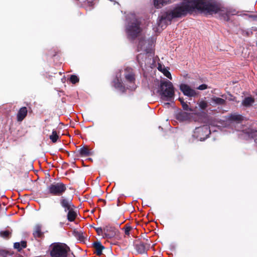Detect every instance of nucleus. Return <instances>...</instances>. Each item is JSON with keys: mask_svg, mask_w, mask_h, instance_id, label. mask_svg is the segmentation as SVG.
<instances>
[{"mask_svg": "<svg viewBox=\"0 0 257 257\" xmlns=\"http://www.w3.org/2000/svg\"><path fill=\"white\" fill-rule=\"evenodd\" d=\"M146 43V42H145L144 41H141L139 42V47L141 49H142V46H143V45H145Z\"/></svg>", "mask_w": 257, "mask_h": 257, "instance_id": "obj_29", "label": "nucleus"}, {"mask_svg": "<svg viewBox=\"0 0 257 257\" xmlns=\"http://www.w3.org/2000/svg\"><path fill=\"white\" fill-rule=\"evenodd\" d=\"M73 234L80 241H82L84 240V236L81 232L74 230L73 231Z\"/></svg>", "mask_w": 257, "mask_h": 257, "instance_id": "obj_21", "label": "nucleus"}, {"mask_svg": "<svg viewBox=\"0 0 257 257\" xmlns=\"http://www.w3.org/2000/svg\"><path fill=\"white\" fill-rule=\"evenodd\" d=\"M28 109L26 107H21L18 111L17 114L18 121L21 122L27 116Z\"/></svg>", "mask_w": 257, "mask_h": 257, "instance_id": "obj_8", "label": "nucleus"}, {"mask_svg": "<svg viewBox=\"0 0 257 257\" xmlns=\"http://www.w3.org/2000/svg\"><path fill=\"white\" fill-rule=\"evenodd\" d=\"M125 79L131 83L134 84L135 78L134 73L132 72V70L130 68H127L125 69Z\"/></svg>", "mask_w": 257, "mask_h": 257, "instance_id": "obj_9", "label": "nucleus"}, {"mask_svg": "<svg viewBox=\"0 0 257 257\" xmlns=\"http://www.w3.org/2000/svg\"><path fill=\"white\" fill-rule=\"evenodd\" d=\"M14 248L20 251L23 248L26 247L27 242L25 241H22L21 242H16L14 245Z\"/></svg>", "mask_w": 257, "mask_h": 257, "instance_id": "obj_17", "label": "nucleus"}, {"mask_svg": "<svg viewBox=\"0 0 257 257\" xmlns=\"http://www.w3.org/2000/svg\"><path fill=\"white\" fill-rule=\"evenodd\" d=\"M179 100L180 101L182 107L184 108V109L186 110H191V109L189 108V106L187 104H186L185 102H183L182 98H179Z\"/></svg>", "mask_w": 257, "mask_h": 257, "instance_id": "obj_25", "label": "nucleus"}, {"mask_svg": "<svg viewBox=\"0 0 257 257\" xmlns=\"http://www.w3.org/2000/svg\"><path fill=\"white\" fill-rule=\"evenodd\" d=\"M198 104L199 107L203 109H205L208 106V103L205 100H201Z\"/></svg>", "mask_w": 257, "mask_h": 257, "instance_id": "obj_24", "label": "nucleus"}, {"mask_svg": "<svg viewBox=\"0 0 257 257\" xmlns=\"http://www.w3.org/2000/svg\"><path fill=\"white\" fill-rule=\"evenodd\" d=\"M170 0H154V6L157 8H160L164 5H166Z\"/></svg>", "mask_w": 257, "mask_h": 257, "instance_id": "obj_18", "label": "nucleus"}, {"mask_svg": "<svg viewBox=\"0 0 257 257\" xmlns=\"http://www.w3.org/2000/svg\"><path fill=\"white\" fill-rule=\"evenodd\" d=\"M66 190L65 185L61 183H54L48 187V192L56 196L61 195Z\"/></svg>", "mask_w": 257, "mask_h": 257, "instance_id": "obj_4", "label": "nucleus"}, {"mask_svg": "<svg viewBox=\"0 0 257 257\" xmlns=\"http://www.w3.org/2000/svg\"><path fill=\"white\" fill-rule=\"evenodd\" d=\"M11 231L9 230H4L0 232V236L5 238H9L11 235Z\"/></svg>", "mask_w": 257, "mask_h": 257, "instance_id": "obj_22", "label": "nucleus"}, {"mask_svg": "<svg viewBox=\"0 0 257 257\" xmlns=\"http://www.w3.org/2000/svg\"><path fill=\"white\" fill-rule=\"evenodd\" d=\"M136 248L139 253H144L148 249L149 245L141 242L137 245Z\"/></svg>", "mask_w": 257, "mask_h": 257, "instance_id": "obj_11", "label": "nucleus"}, {"mask_svg": "<svg viewBox=\"0 0 257 257\" xmlns=\"http://www.w3.org/2000/svg\"><path fill=\"white\" fill-rule=\"evenodd\" d=\"M254 101L253 98L251 97H247L244 98L242 101V104L243 106L248 107L250 106Z\"/></svg>", "mask_w": 257, "mask_h": 257, "instance_id": "obj_15", "label": "nucleus"}, {"mask_svg": "<svg viewBox=\"0 0 257 257\" xmlns=\"http://www.w3.org/2000/svg\"><path fill=\"white\" fill-rule=\"evenodd\" d=\"M206 88H207V85L206 84H202L197 88V89L199 90H204Z\"/></svg>", "mask_w": 257, "mask_h": 257, "instance_id": "obj_27", "label": "nucleus"}, {"mask_svg": "<svg viewBox=\"0 0 257 257\" xmlns=\"http://www.w3.org/2000/svg\"><path fill=\"white\" fill-rule=\"evenodd\" d=\"M210 131L207 125L196 128L193 136L200 141H203L210 134Z\"/></svg>", "mask_w": 257, "mask_h": 257, "instance_id": "obj_6", "label": "nucleus"}, {"mask_svg": "<svg viewBox=\"0 0 257 257\" xmlns=\"http://www.w3.org/2000/svg\"><path fill=\"white\" fill-rule=\"evenodd\" d=\"M33 234L35 238H39L42 237L43 233L41 231V228L39 225H37L35 227Z\"/></svg>", "mask_w": 257, "mask_h": 257, "instance_id": "obj_16", "label": "nucleus"}, {"mask_svg": "<svg viewBox=\"0 0 257 257\" xmlns=\"http://www.w3.org/2000/svg\"><path fill=\"white\" fill-rule=\"evenodd\" d=\"M70 80L72 83L75 84L79 81V78L77 76L73 75L71 76Z\"/></svg>", "mask_w": 257, "mask_h": 257, "instance_id": "obj_26", "label": "nucleus"}, {"mask_svg": "<svg viewBox=\"0 0 257 257\" xmlns=\"http://www.w3.org/2000/svg\"><path fill=\"white\" fill-rule=\"evenodd\" d=\"M96 231L98 233V234H100L101 233H102V229H101V228H96Z\"/></svg>", "mask_w": 257, "mask_h": 257, "instance_id": "obj_31", "label": "nucleus"}, {"mask_svg": "<svg viewBox=\"0 0 257 257\" xmlns=\"http://www.w3.org/2000/svg\"><path fill=\"white\" fill-rule=\"evenodd\" d=\"M142 29L140 27V22L135 20L128 26L127 32L132 38L137 37L141 32Z\"/></svg>", "mask_w": 257, "mask_h": 257, "instance_id": "obj_5", "label": "nucleus"}, {"mask_svg": "<svg viewBox=\"0 0 257 257\" xmlns=\"http://www.w3.org/2000/svg\"><path fill=\"white\" fill-rule=\"evenodd\" d=\"M211 102L216 105H224L226 101L224 99L216 96H213L211 98Z\"/></svg>", "mask_w": 257, "mask_h": 257, "instance_id": "obj_12", "label": "nucleus"}, {"mask_svg": "<svg viewBox=\"0 0 257 257\" xmlns=\"http://www.w3.org/2000/svg\"><path fill=\"white\" fill-rule=\"evenodd\" d=\"M94 248L96 250V252L97 255H100L102 253L103 246L101 245L100 242H97L93 244Z\"/></svg>", "mask_w": 257, "mask_h": 257, "instance_id": "obj_19", "label": "nucleus"}, {"mask_svg": "<svg viewBox=\"0 0 257 257\" xmlns=\"http://www.w3.org/2000/svg\"><path fill=\"white\" fill-rule=\"evenodd\" d=\"M195 9L206 11L211 14L216 13L219 7L205 0H185L181 5L176 7L165 17H162L161 22L167 19L170 21L174 18H179L186 15Z\"/></svg>", "mask_w": 257, "mask_h": 257, "instance_id": "obj_1", "label": "nucleus"}, {"mask_svg": "<svg viewBox=\"0 0 257 257\" xmlns=\"http://www.w3.org/2000/svg\"><path fill=\"white\" fill-rule=\"evenodd\" d=\"M59 138V136L57 135L55 131L52 132V135L50 136V139L53 143H56Z\"/></svg>", "mask_w": 257, "mask_h": 257, "instance_id": "obj_23", "label": "nucleus"}, {"mask_svg": "<svg viewBox=\"0 0 257 257\" xmlns=\"http://www.w3.org/2000/svg\"><path fill=\"white\" fill-rule=\"evenodd\" d=\"M79 151L82 156H88L90 154L89 149L87 148H81Z\"/></svg>", "mask_w": 257, "mask_h": 257, "instance_id": "obj_20", "label": "nucleus"}, {"mask_svg": "<svg viewBox=\"0 0 257 257\" xmlns=\"http://www.w3.org/2000/svg\"><path fill=\"white\" fill-rule=\"evenodd\" d=\"M240 118H241V116H239V115H235V116H232V119H233L234 120H240Z\"/></svg>", "mask_w": 257, "mask_h": 257, "instance_id": "obj_30", "label": "nucleus"}, {"mask_svg": "<svg viewBox=\"0 0 257 257\" xmlns=\"http://www.w3.org/2000/svg\"><path fill=\"white\" fill-rule=\"evenodd\" d=\"M161 95L162 99L169 100L174 96V88L173 84L169 81H165L160 84Z\"/></svg>", "mask_w": 257, "mask_h": 257, "instance_id": "obj_2", "label": "nucleus"}, {"mask_svg": "<svg viewBox=\"0 0 257 257\" xmlns=\"http://www.w3.org/2000/svg\"><path fill=\"white\" fill-rule=\"evenodd\" d=\"M130 87H131L132 89H135V85L134 84L132 86H130Z\"/></svg>", "mask_w": 257, "mask_h": 257, "instance_id": "obj_32", "label": "nucleus"}, {"mask_svg": "<svg viewBox=\"0 0 257 257\" xmlns=\"http://www.w3.org/2000/svg\"><path fill=\"white\" fill-rule=\"evenodd\" d=\"M158 69L161 71L163 74L170 79H172V76L169 70L166 69L164 66H162L161 64H159Z\"/></svg>", "mask_w": 257, "mask_h": 257, "instance_id": "obj_10", "label": "nucleus"}, {"mask_svg": "<svg viewBox=\"0 0 257 257\" xmlns=\"http://www.w3.org/2000/svg\"><path fill=\"white\" fill-rule=\"evenodd\" d=\"M60 202L61 205L64 207L66 210H69L74 207L73 205H71V202L70 201L64 198H62L61 199Z\"/></svg>", "mask_w": 257, "mask_h": 257, "instance_id": "obj_14", "label": "nucleus"}, {"mask_svg": "<svg viewBox=\"0 0 257 257\" xmlns=\"http://www.w3.org/2000/svg\"><path fill=\"white\" fill-rule=\"evenodd\" d=\"M124 232L126 234H129V232L131 229V227L130 226H127L124 229Z\"/></svg>", "mask_w": 257, "mask_h": 257, "instance_id": "obj_28", "label": "nucleus"}, {"mask_svg": "<svg viewBox=\"0 0 257 257\" xmlns=\"http://www.w3.org/2000/svg\"><path fill=\"white\" fill-rule=\"evenodd\" d=\"M51 247L52 249L50 254L52 257H67L70 250L66 244L62 243H54Z\"/></svg>", "mask_w": 257, "mask_h": 257, "instance_id": "obj_3", "label": "nucleus"}, {"mask_svg": "<svg viewBox=\"0 0 257 257\" xmlns=\"http://www.w3.org/2000/svg\"><path fill=\"white\" fill-rule=\"evenodd\" d=\"M68 210L67 219L70 221H73L77 216V213L74 210L73 207Z\"/></svg>", "mask_w": 257, "mask_h": 257, "instance_id": "obj_13", "label": "nucleus"}, {"mask_svg": "<svg viewBox=\"0 0 257 257\" xmlns=\"http://www.w3.org/2000/svg\"><path fill=\"white\" fill-rule=\"evenodd\" d=\"M180 89L185 95L188 97H194L197 94L194 89L186 84H180Z\"/></svg>", "mask_w": 257, "mask_h": 257, "instance_id": "obj_7", "label": "nucleus"}]
</instances>
